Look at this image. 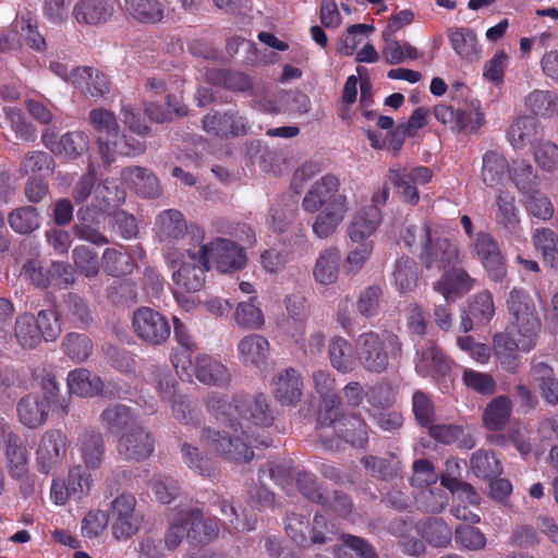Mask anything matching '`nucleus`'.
<instances>
[{"label": "nucleus", "mask_w": 558, "mask_h": 558, "mask_svg": "<svg viewBox=\"0 0 558 558\" xmlns=\"http://www.w3.org/2000/svg\"><path fill=\"white\" fill-rule=\"evenodd\" d=\"M72 84L92 97L104 96L109 92L106 76L98 70L83 66L71 70Z\"/></svg>", "instance_id": "nucleus-35"}, {"label": "nucleus", "mask_w": 558, "mask_h": 558, "mask_svg": "<svg viewBox=\"0 0 558 558\" xmlns=\"http://www.w3.org/2000/svg\"><path fill=\"white\" fill-rule=\"evenodd\" d=\"M418 282L416 264L409 257H402L397 260L393 270V283L396 289L402 293L413 291Z\"/></svg>", "instance_id": "nucleus-47"}, {"label": "nucleus", "mask_w": 558, "mask_h": 558, "mask_svg": "<svg viewBox=\"0 0 558 558\" xmlns=\"http://www.w3.org/2000/svg\"><path fill=\"white\" fill-rule=\"evenodd\" d=\"M77 447L86 470L93 471L100 468L105 454V441L100 432L93 429L84 432Z\"/></svg>", "instance_id": "nucleus-34"}, {"label": "nucleus", "mask_w": 558, "mask_h": 558, "mask_svg": "<svg viewBox=\"0 0 558 558\" xmlns=\"http://www.w3.org/2000/svg\"><path fill=\"white\" fill-rule=\"evenodd\" d=\"M136 336L150 345H161L170 337L171 328L167 318L150 307L136 310L132 318Z\"/></svg>", "instance_id": "nucleus-15"}, {"label": "nucleus", "mask_w": 558, "mask_h": 558, "mask_svg": "<svg viewBox=\"0 0 558 558\" xmlns=\"http://www.w3.org/2000/svg\"><path fill=\"white\" fill-rule=\"evenodd\" d=\"M189 517V538L197 543H209L217 538L219 526L215 519L205 518L201 510H185Z\"/></svg>", "instance_id": "nucleus-40"}, {"label": "nucleus", "mask_w": 558, "mask_h": 558, "mask_svg": "<svg viewBox=\"0 0 558 558\" xmlns=\"http://www.w3.org/2000/svg\"><path fill=\"white\" fill-rule=\"evenodd\" d=\"M428 429L430 436L439 442H458L459 446L465 448H472L474 446V441L469 437V435H465L464 429L458 425L433 424Z\"/></svg>", "instance_id": "nucleus-52"}, {"label": "nucleus", "mask_w": 558, "mask_h": 558, "mask_svg": "<svg viewBox=\"0 0 558 558\" xmlns=\"http://www.w3.org/2000/svg\"><path fill=\"white\" fill-rule=\"evenodd\" d=\"M189 517H186V512H179L178 517L171 522L169 527L166 531L163 538V546L167 551L174 550L184 539V537H189Z\"/></svg>", "instance_id": "nucleus-62"}, {"label": "nucleus", "mask_w": 558, "mask_h": 558, "mask_svg": "<svg viewBox=\"0 0 558 558\" xmlns=\"http://www.w3.org/2000/svg\"><path fill=\"white\" fill-rule=\"evenodd\" d=\"M535 248L542 254L544 262L551 268H558V236L548 229H537L533 234Z\"/></svg>", "instance_id": "nucleus-46"}, {"label": "nucleus", "mask_w": 558, "mask_h": 558, "mask_svg": "<svg viewBox=\"0 0 558 558\" xmlns=\"http://www.w3.org/2000/svg\"><path fill=\"white\" fill-rule=\"evenodd\" d=\"M41 138L51 153L64 157H77L89 146L88 136L81 131L69 132L60 138L54 133L46 131Z\"/></svg>", "instance_id": "nucleus-23"}, {"label": "nucleus", "mask_w": 558, "mask_h": 558, "mask_svg": "<svg viewBox=\"0 0 558 558\" xmlns=\"http://www.w3.org/2000/svg\"><path fill=\"white\" fill-rule=\"evenodd\" d=\"M288 315L279 319L278 326L284 335L296 344L304 345L305 312L304 301L298 296H289L286 300Z\"/></svg>", "instance_id": "nucleus-26"}, {"label": "nucleus", "mask_w": 558, "mask_h": 558, "mask_svg": "<svg viewBox=\"0 0 558 558\" xmlns=\"http://www.w3.org/2000/svg\"><path fill=\"white\" fill-rule=\"evenodd\" d=\"M102 267L111 276H121L131 272L133 265L129 254L116 248H107L102 255Z\"/></svg>", "instance_id": "nucleus-63"}, {"label": "nucleus", "mask_w": 558, "mask_h": 558, "mask_svg": "<svg viewBox=\"0 0 558 558\" xmlns=\"http://www.w3.org/2000/svg\"><path fill=\"white\" fill-rule=\"evenodd\" d=\"M383 58L389 64H400L405 61L417 60L422 52L409 41H400L395 37L383 38Z\"/></svg>", "instance_id": "nucleus-44"}, {"label": "nucleus", "mask_w": 558, "mask_h": 558, "mask_svg": "<svg viewBox=\"0 0 558 558\" xmlns=\"http://www.w3.org/2000/svg\"><path fill=\"white\" fill-rule=\"evenodd\" d=\"M509 168L507 159L501 154L487 151L483 156L481 179L488 187H499L506 180Z\"/></svg>", "instance_id": "nucleus-39"}, {"label": "nucleus", "mask_w": 558, "mask_h": 558, "mask_svg": "<svg viewBox=\"0 0 558 558\" xmlns=\"http://www.w3.org/2000/svg\"><path fill=\"white\" fill-rule=\"evenodd\" d=\"M475 279L462 268H456L445 272L439 281L435 284V290L439 292L446 300L454 301L471 291L474 287Z\"/></svg>", "instance_id": "nucleus-31"}, {"label": "nucleus", "mask_w": 558, "mask_h": 558, "mask_svg": "<svg viewBox=\"0 0 558 558\" xmlns=\"http://www.w3.org/2000/svg\"><path fill=\"white\" fill-rule=\"evenodd\" d=\"M527 428L520 424L513 423L507 435H498L490 439V442L499 446H506L508 442L513 444L518 452L526 458L531 452V442L527 437Z\"/></svg>", "instance_id": "nucleus-51"}, {"label": "nucleus", "mask_w": 558, "mask_h": 558, "mask_svg": "<svg viewBox=\"0 0 558 558\" xmlns=\"http://www.w3.org/2000/svg\"><path fill=\"white\" fill-rule=\"evenodd\" d=\"M329 361L335 369L349 373L355 367V355L351 343L341 337H335L328 345Z\"/></svg>", "instance_id": "nucleus-45"}, {"label": "nucleus", "mask_w": 558, "mask_h": 558, "mask_svg": "<svg viewBox=\"0 0 558 558\" xmlns=\"http://www.w3.org/2000/svg\"><path fill=\"white\" fill-rule=\"evenodd\" d=\"M509 330L493 336L494 354L501 367L515 372L519 353H529L538 342L542 323L535 304L523 290L513 289L507 300Z\"/></svg>", "instance_id": "nucleus-2"}, {"label": "nucleus", "mask_w": 558, "mask_h": 558, "mask_svg": "<svg viewBox=\"0 0 558 558\" xmlns=\"http://www.w3.org/2000/svg\"><path fill=\"white\" fill-rule=\"evenodd\" d=\"M473 248L488 277L497 282L501 281L507 274V267L499 246L493 236L485 232L477 233L473 241Z\"/></svg>", "instance_id": "nucleus-20"}, {"label": "nucleus", "mask_w": 558, "mask_h": 558, "mask_svg": "<svg viewBox=\"0 0 558 558\" xmlns=\"http://www.w3.org/2000/svg\"><path fill=\"white\" fill-rule=\"evenodd\" d=\"M284 529L287 534L300 546L306 547L312 544H323L330 541L329 530L324 515L316 514L312 525L306 517L292 513L286 519Z\"/></svg>", "instance_id": "nucleus-16"}, {"label": "nucleus", "mask_w": 558, "mask_h": 558, "mask_svg": "<svg viewBox=\"0 0 558 558\" xmlns=\"http://www.w3.org/2000/svg\"><path fill=\"white\" fill-rule=\"evenodd\" d=\"M356 355L362 366L374 373L387 369L389 360L401 354L398 337L387 330L367 331L355 340Z\"/></svg>", "instance_id": "nucleus-7"}, {"label": "nucleus", "mask_w": 558, "mask_h": 558, "mask_svg": "<svg viewBox=\"0 0 558 558\" xmlns=\"http://www.w3.org/2000/svg\"><path fill=\"white\" fill-rule=\"evenodd\" d=\"M452 361L430 340L415 343L414 368L418 376L436 379L446 376L451 369Z\"/></svg>", "instance_id": "nucleus-17"}, {"label": "nucleus", "mask_w": 558, "mask_h": 558, "mask_svg": "<svg viewBox=\"0 0 558 558\" xmlns=\"http://www.w3.org/2000/svg\"><path fill=\"white\" fill-rule=\"evenodd\" d=\"M0 447L11 478L19 481L21 493L29 496L35 492L34 476L29 472V458L25 444L9 426H2Z\"/></svg>", "instance_id": "nucleus-9"}, {"label": "nucleus", "mask_w": 558, "mask_h": 558, "mask_svg": "<svg viewBox=\"0 0 558 558\" xmlns=\"http://www.w3.org/2000/svg\"><path fill=\"white\" fill-rule=\"evenodd\" d=\"M542 134L538 122L534 118H518L510 126L508 138L514 149H522L533 144Z\"/></svg>", "instance_id": "nucleus-41"}, {"label": "nucleus", "mask_w": 558, "mask_h": 558, "mask_svg": "<svg viewBox=\"0 0 558 558\" xmlns=\"http://www.w3.org/2000/svg\"><path fill=\"white\" fill-rule=\"evenodd\" d=\"M316 391L324 398L325 409L318 414L319 427L327 428L332 426L335 432L353 446H363L367 441L366 424L359 417H341V404L339 400L329 398V392L333 389L335 380L331 375L325 371H317L313 375Z\"/></svg>", "instance_id": "nucleus-4"}, {"label": "nucleus", "mask_w": 558, "mask_h": 558, "mask_svg": "<svg viewBox=\"0 0 558 558\" xmlns=\"http://www.w3.org/2000/svg\"><path fill=\"white\" fill-rule=\"evenodd\" d=\"M512 414V401L507 396L493 398L485 407L482 422L486 429L501 430L509 422Z\"/></svg>", "instance_id": "nucleus-37"}, {"label": "nucleus", "mask_w": 558, "mask_h": 558, "mask_svg": "<svg viewBox=\"0 0 558 558\" xmlns=\"http://www.w3.org/2000/svg\"><path fill=\"white\" fill-rule=\"evenodd\" d=\"M173 366L177 374L189 381L195 376L205 385L222 387L231 380V375L222 362L206 354L198 355L193 362L190 353L178 352L173 355Z\"/></svg>", "instance_id": "nucleus-8"}, {"label": "nucleus", "mask_w": 558, "mask_h": 558, "mask_svg": "<svg viewBox=\"0 0 558 558\" xmlns=\"http://www.w3.org/2000/svg\"><path fill=\"white\" fill-rule=\"evenodd\" d=\"M423 538L434 547L447 546L452 538L451 529L440 519H428L420 525Z\"/></svg>", "instance_id": "nucleus-50"}, {"label": "nucleus", "mask_w": 558, "mask_h": 558, "mask_svg": "<svg viewBox=\"0 0 558 558\" xmlns=\"http://www.w3.org/2000/svg\"><path fill=\"white\" fill-rule=\"evenodd\" d=\"M409 248H420V258L428 269H442L458 260V250L438 229L409 226L402 235Z\"/></svg>", "instance_id": "nucleus-5"}, {"label": "nucleus", "mask_w": 558, "mask_h": 558, "mask_svg": "<svg viewBox=\"0 0 558 558\" xmlns=\"http://www.w3.org/2000/svg\"><path fill=\"white\" fill-rule=\"evenodd\" d=\"M495 204L496 223L511 235L519 236L521 227L514 196L507 192H500Z\"/></svg>", "instance_id": "nucleus-36"}, {"label": "nucleus", "mask_w": 558, "mask_h": 558, "mask_svg": "<svg viewBox=\"0 0 558 558\" xmlns=\"http://www.w3.org/2000/svg\"><path fill=\"white\" fill-rule=\"evenodd\" d=\"M94 198L97 202L95 207L101 211L96 217V222L99 223L110 216L111 208L118 207L124 201V192L114 186L110 187L106 182L96 187Z\"/></svg>", "instance_id": "nucleus-48"}, {"label": "nucleus", "mask_w": 558, "mask_h": 558, "mask_svg": "<svg viewBox=\"0 0 558 558\" xmlns=\"http://www.w3.org/2000/svg\"><path fill=\"white\" fill-rule=\"evenodd\" d=\"M525 106L536 116L551 117L557 112V96L548 90H534L526 96Z\"/></svg>", "instance_id": "nucleus-53"}, {"label": "nucleus", "mask_w": 558, "mask_h": 558, "mask_svg": "<svg viewBox=\"0 0 558 558\" xmlns=\"http://www.w3.org/2000/svg\"><path fill=\"white\" fill-rule=\"evenodd\" d=\"M381 222L380 209L375 206H365L359 209L348 226V236L352 243L373 241L371 238Z\"/></svg>", "instance_id": "nucleus-24"}, {"label": "nucleus", "mask_w": 558, "mask_h": 558, "mask_svg": "<svg viewBox=\"0 0 558 558\" xmlns=\"http://www.w3.org/2000/svg\"><path fill=\"white\" fill-rule=\"evenodd\" d=\"M235 322L238 325L247 329H259L264 325V314L256 304V296H252L248 302H241L235 310Z\"/></svg>", "instance_id": "nucleus-57"}, {"label": "nucleus", "mask_w": 558, "mask_h": 558, "mask_svg": "<svg viewBox=\"0 0 558 558\" xmlns=\"http://www.w3.org/2000/svg\"><path fill=\"white\" fill-rule=\"evenodd\" d=\"M68 387L70 392L76 396L94 397L102 391V381L92 372L78 368L69 373Z\"/></svg>", "instance_id": "nucleus-43"}, {"label": "nucleus", "mask_w": 558, "mask_h": 558, "mask_svg": "<svg viewBox=\"0 0 558 558\" xmlns=\"http://www.w3.org/2000/svg\"><path fill=\"white\" fill-rule=\"evenodd\" d=\"M113 12L111 0H77L72 14L81 25L97 26L109 21Z\"/></svg>", "instance_id": "nucleus-25"}, {"label": "nucleus", "mask_w": 558, "mask_h": 558, "mask_svg": "<svg viewBox=\"0 0 558 558\" xmlns=\"http://www.w3.org/2000/svg\"><path fill=\"white\" fill-rule=\"evenodd\" d=\"M386 182H390L399 190L404 202L416 205L420 193L415 184H426L433 178V172L427 167H414L411 169L401 166L390 167L386 174Z\"/></svg>", "instance_id": "nucleus-18"}, {"label": "nucleus", "mask_w": 558, "mask_h": 558, "mask_svg": "<svg viewBox=\"0 0 558 558\" xmlns=\"http://www.w3.org/2000/svg\"><path fill=\"white\" fill-rule=\"evenodd\" d=\"M340 252L336 247L324 250L313 267V276L319 284H331L338 278Z\"/></svg>", "instance_id": "nucleus-42"}, {"label": "nucleus", "mask_w": 558, "mask_h": 558, "mask_svg": "<svg viewBox=\"0 0 558 558\" xmlns=\"http://www.w3.org/2000/svg\"><path fill=\"white\" fill-rule=\"evenodd\" d=\"M471 469L478 477L490 478L502 472L499 460L493 452L486 450H477L472 454Z\"/></svg>", "instance_id": "nucleus-54"}, {"label": "nucleus", "mask_w": 558, "mask_h": 558, "mask_svg": "<svg viewBox=\"0 0 558 558\" xmlns=\"http://www.w3.org/2000/svg\"><path fill=\"white\" fill-rule=\"evenodd\" d=\"M269 342L260 335L251 333L242 338L236 347L240 362L245 366L259 367L269 356Z\"/></svg>", "instance_id": "nucleus-30"}, {"label": "nucleus", "mask_w": 558, "mask_h": 558, "mask_svg": "<svg viewBox=\"0 0 558 558\" xmlns=\"http://www.w3.org/2000/svg\"><path fill=\"white\" fill-rule=\"evenodd\" d=\"M448 40L454 53L463 61H477L482 53L476 33L466 26L451 27Z\"/></svg>", "instance_id": "nucleus-27"}, {"label": "nucleus", "mask_w": 558, "mask_h": 558, "mask_svg": "<svg viewBox=\"0 0 558 558\" xmlns=\"http://www.w3.org/2000/svg\"><path fill=\"white\" fill-rule=\"evenodd\" d=\"M208 265L213 263L221 272L242 269L247 262L244 250L234 242L216 238L208 244Z\"/></svg>", "instance_id": "nucleus-19"}, {"label": "nucleus", "mask_w": 558, "mask_h": 558, "mask_svg": "<svg viewBox=\"0 0 558 558\" xmlns=\"http://www.w3.org/2000/svg\"><path fill=\"white\" fill-rule=\"evenodd\" d=\"M136 498L132 494H121L110 505L108 512L112 534L117 539H128L141 525V515L136 511Z\"/></svg>", "instance_id": "nucleus-12"}, {"label": "nucleus", "mask_w": 558, "mask_h": 558, "mask_svg": "<svg viewBox=\"0 0 558 558\" xmlns=\"http://www.w3.org/2000/svg\"><path fill=\"white\" fill-rule=\"evenodd\" d=\"M375 31L369 24H354L347 28L345 34L341 37L338 51L344 56H352L357 46L363 41L364 37H368Z\"/></svg>", "instance_id": "nucleus-58"}, {"label": "nucleus", "mask_w": 558, "mask_h": 558, "mask_svg": "<svg viewBox=\"0 0 558 558\" xmlns=\"http://www.w3.org/2000/svg\"><path fill=\"white\" fill-rule=\"evenodd\" d=\"M155 231L158 240L165 244V252L169 248H179L192 246L195 234H204L199 229L189 230L183 215L177 209H167L161 211L156 219Z\"/></svg>", "instance_id": "nucleus-10"}, {"label": "nucleus", "mask_w": 558, "mask_h": 558, "mask_svg": "<svg viewBox=\"0 0 558 558\" xmlns=\"http://www.w3.org/2000/svg\"><path fill=\"white\" fill-rule=\"evenodd\" d=\"M156 388L160 398L170 403L174 418L185 424L194 423L195 412L192 403L185 396L177 393L175 380L170 374L167 372L160 373Z\"/></svg>", "instance_id": "nucleus-22"}, {"label": "nucleus", "mask_w": 558, "mask_h": 558, "mask_svg": "<svg viewBox=\"0 0 558 558\" xmlns=\"http://www.w3.org/2000/svg\"><path fill=\"white\" fill-rule=\"evenodd\" d=\"M130 13L137 20L154 23L162 19L163 12L158 0H125Z\"/></svg>", "instance_id": "nucleus-59"}, {"label": "nucleus", "mask_w": 558, "mask_h": 558, "mask_svg": "<svg viewBox=\"0 0 558 558\" xmlns=\"http://www.w3.org/2000/svg\"><path fill=\"white\" fill-rule=\"evenodd\" d=\"M531 375L541 388L543 397L549 403H558V379L554 377V371L545 363H538L532 367Z\"/></svg>", "instance_id": "nucleus-49"}, {"label": "nucleus", "mask_w": 558, "mask_h": 558, "mask_svg": "<svg viewBox=\"0 0 558 558\" xmlns=\"http://www.w3.org/2000/svg\"><path fill=\"white\" fill-rule=\"evenodd\" d=\"M204 130L216 136L244 135L248 130L246 120L234 112L209 113L203 120Z\"/></svg>", "instance_id": "nucleus-29"}, {"label": "nucleus", "mask_w": 558, "mask_h": 558, "mask_svg": "<svg viewBox=\"0 0 558 558\" xmlns=\"http://www.w3.org/2000/svg\"><path fill=\"white\" fill-rule=\"evenodd\" d=\"M68 449V436L60 429L47 430L35 450V461L39 473L49 475L62 465Z\"/></svg>", "instance_id": "nucleus-13"}, {"label": "nucleus", "mask_w": 558, "mask_h": 558, "mask_svg": "<svg viewBox=\"0 0 558 558\" xmlns=\"http://www.w3.org/2000/svg\"><path fill=\"white\" fill-rule=\"evenodd\" d=\"M192 246L184 251L169 248L163 253L166 264L171 272L172 292L180 305L186 312L199 304L196 295L205 284L208 266V247L204 243V234H195Z\"/></svg>", "instance_id": "nucleus-3"}, {"label": "nucleus", "mask_w": 558, "mask_h": 558, "mask_svg": "<svg viewBox=\"0 0 558 558\" xmlns=\"http://www.w3.org/2000/svg\"><path fill=\"white\" fill-rule=\"evenodd\" d=\"M121 175L123 182L142 197L154 198L160 194L159 180L146 168L130 167Z\"/></svg>", "instance_id": "nucleus-33"}, {"label": "nucleus", "mask_w": 558, "mask_h": 558, "mask_svg": "<svg viewBox=\"0 0 558 558\" xmlns=\"http://www.w3.org/2000/svg\"><path fill=\"white\" fill-rule=\"evenodd\" d=\"M118 453L126 461H142L154 451V438L143 427H133L123 433L117 445Z\"/></svg>", "instance_id": "nucleus-21"}, {"label": "nucleus", "mask_w": 558, "mask_h": 558, "mask_svg": "<svg viewBox=\"0 0 558 558\" xmlns=\"http://www.w3.org/2000/svg\"><path fill=\"white\" fill-rule=\"evenodd\" d=\"M15 27L20 29L21 36L32 49L41 51L46 47L45 38L37 31V21L31 13L20 15Z\"/></svg>", "instance_id": "nucleus-60"}, {"label": "nucleus", "mask_w": 558, "mask_h": 558, "mask_svg": "<svg viewBox=\"0 0 558 558\" xmlns=\"http://www.w3.org/2000/svg\"><path fill=\"white\" fill-rule=\"evenodd\" d=\"M208 411L228 430L207 432L206 444L222 458L235 463L248 462L254 453L251 442L254 427H268L272 424L267 399L263 395H236L229 402L223 396L213 393L207 398Z\"/></svg>", "instance_id": "nucleus-1"}, {"label": "nucleus", "mask_w": 558, "mask_h": 558, "mask_svg": "<svg viewBox=\"0 0 558 558\" xmlns=\"http://www.w3.org/2000/svg\"><path fill=\"white\" fill-rule=\"evenodd\" d=\"M89 122L98 133L97 143L105 163L113 162L119 156H137L145 150L142 141L120 136L112 112L102 108L94 109L89 113Z\"/></svg>", "instance_id": "nucleus-6"}, {"label": "nucleus", "mask_w": 558, "mask_h": 558, "mask_svg": "<svg viewBox=\"0 0 558 558\" xmlns=\"http://www.w3.org/2000/svg\"><path fill=\"white\" fill-rule=\"evenodd\" d=\"M101 423L109 432L126 428L134 423L135 415L126 405L117 404L107 408L100 416Z\"/></svg>", "instance_id": "nucleus-56"}, {"label": "nucleus", "mask_w": 558, "mask_h": 558, "mask_svg": "<svg viewBox=\"0 0 558 558\" xmlns=\"http://www.w3.org/2000/svg\"><path fill=\"white\" fill-rule=\"evenodd\" d=\"M303 390V381L294 368H288L276 375L271 381V391L275 399L281 404L296 403Z\"/></svg>", "instance_id": "nucleus-28"}, {"label": "nucleus", "mask_w": 558, "mask_h": 558, "mask_svg": "<svg viewBox=\"0 0 558 558\" xmlns=\"http://www.w3.org/2000/svg\"><path fill=\"white\" fill-rule=\"evenodd\" d=\"M340 180L333 174H325L315 180L303 196L302 208L310 214L330 207L336 202L349 204L345 194L340 193Z\"/></svg>", "instance_id": "nucleus-14"}, {"label": "nucleus", "mask_w": 558, "mask_h": 558, "mask_svg": "<svg viewBox=\"0 0 558 558\" xmlns=\"http://www.w3.org/2000/svg\"><path fill=\"white\" fill-rule=\"evenodd\" d=\"M448 496L440 488H424L416 496L417 507L430 513H439L448 505Z\"/></svg>", "instance_id": "nucleus-64"}, {"label": "nucleus", "mask_w": 558, "mask_h": 558, "mask_svg": "<svg viewBox=\"0 0 558 558\" xmlns=\"http://www.w3.org/2000/svg\"><path fill=\"white\" fill-rule=\"evenodd\" d=\"M57 392V383L52 378H48L43 383L40 391L32 392L21 399L17 405V415L21 423L31 428L44 424Z\"/></svg>", "instance_id": "nucleus-11"}, {"label": "nucleus", "mask_w": 558, "mask_h": 558, "mask_svg": "<svg viewBox=\"0 0 558 558\" xmlns=\"http://www.w3.org/2000/svg\"><path fill=\"white\" fill-rule=\"evenodd\" d=\"M15 337L17 342L27 349H33L40 342V332L33 316L22 315L16 318Z\"/></svg>", "instance_id": "nucleus-61"}, {"label": "nucleus", "mask_w": 558, "mask_h": 558, "mask_svg": "<svg viewBox=\"0 0 558 558\" xmlns=\"http://www.w3.org/2000/svg\"><path fill=\"white\" fill-rule=\"evenodd\" d=\"M469 313L477 324L485 325L489 323L495 315L492 293L482 291L474 294L469 304Z\"/></svg>", "instance_id": "nucleus-55"}, {"label": "nucleus", "mask_w": 558, "mask_h": 558, "mask_svg": "<svg viewBox=\"0 0 558 558\" xmlns=\"http://www.w3.org/2000/svg\"><path fill=\"white\" fill-rule=\"evenodd\" d=\"M509 177L523 196L539 192L541 181L533 166L526 160H515L509 168Z\"/></svg>", "instance_id": "nucleus-38"}, {"label": "nucleus", "mask_w": 558, "mask_h": 558, "mask_svg": "<svg viewBox=\"0 0 558 558\" xmlns=\"http://www.w3.org/2000/svg\"><path fill=\"white\" fill-rule=\"evenodd\" d=\"M348 211L349 204L341 202L320 209L312 223L313 233L319 239L331 236L343 222Z\"/></svg>", "instance_id": "nucleus-32"}]
</instances>
